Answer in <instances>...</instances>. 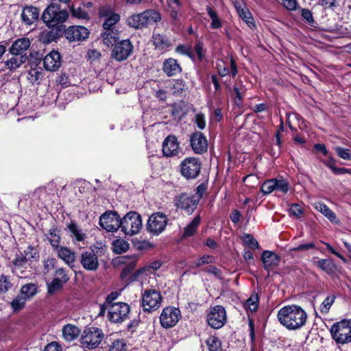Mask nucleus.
I'll list each match as a JSON object with an SVG mask.
<instances>
[{"instance_id": "nucleus-53", "label": "nucleus", "mask_w": 351, "mask_h": 351, "mask_svg": "<svg viewBox=\"0 0 351 351\" xmlns=\"http://www.w3.org/2000/svg\"><path fill=\"white\" fill-rule=\"evenodd\" d=\"M12 284L10 281V277L2 274L0 276V293H6L11 289Z\"/></svg>"}, {"instance_id": "nucleus-33", "label": "nucleus", "mask_w": 351, "mask_h": 351, "mask_svg": "<svg viewBox=\"0 0 351 351\" xmlns=\"http://www.w3.org/2000/svg\"><path fill=\"white\" fill-rule=\"evenodd\" d=\"M316 266L328 274L335 273L337 267L335 263L330 259H321L315 263Z\"/></svg>"}, {"instance_id": "nucleus-49", "label": "nucleus", "mask_w": 351, "mask_h": 351, "mask_svg": "<svg viewBox=\"0 0 351 351\" xmlns=\"http://www.w3.org/2000/svg\"><path fill=\"white\" fill-rule=\"evenodd\" d=\"M43 77V73L41 68H33L28 72L27 79L29 82L34 84Z\"/></svg>"}, {"instance_id": "nucleus-19", "label": "nucleus", "mask_w": 351, "mask_h": 351, "mask_svg": "<svg viewBox=\"0 0 351 351\" xmlns=\"http://www.w3.org/2000/svg\"><path fill=\"white\" fill-rule=\"evenodd\" d=\"M45 195V189L38 187L32 193L23 194L20 197L19 204L25 203L26 205L29 206L37 205Z\"/></svg>"}, {"instance_id": "nucleus-57", "label": "nucleus", "mask_w": 351, "mask_h": 351, "mask_svg": "<svg viewBox=\"0 0 351 351\" xmlns=\"http://www.w3.org/2000/svg\"><path fill=\"white\" fill-rule=\"evenodd\" d=\"M234 90L236 95L235 104L237 105H240L242 102L243 94L245 93L246 88L241 84L236 83L234 87Z\"/></svg>"}, {"instance_id": "nucleus-39", "label": "nucleus", "mask_w": 351, "mask_h": 351, "mask_svg": "<svg viewBox=\"0 0 351 351\" xmlns=\"http://www.w3.org/2000/svg\"><path fill=\"white\" fill-rule=\"evenodd\" d=\"M171 90L173 95L176 96H182L185 90L186 85L181 80H172L171 82Z\"/></svg>"}, {"instance_id": "nucleus-21", "label": "nucleus", "mask_w": 351, "mask_h": 351, "mask_svg": "<svg viewBox=\"0 0 351 351\" xmlns=\"http://www.w3.org/2000/svg\"><path fill=\"white\" fill-rule=\"evenodd\" d=\"M43 65L46 70L55 71L61 65V56L58 51H52L43 59Z\"/></svg>"}, {"instance_id": "nucleus-26", "label": "nucleus", "mask_w": 351, "mask_h": 351, "mask_svg": "<svg viewBox=\"0 0 351 351\" xmlns=\"http://www.w3.org/2000/svg\"><path fill=\"white\" fill-rule=\"evenodd\" d=\"M28 257H27L24 254L20 252L16 255V257L12 261L13 268L12 271L19 277H22V274L23 271L22 268L25 267L27 264Z\"/></svg>"}, {"instance_id": "nucleus-35", "label": "nucleus", "mask_w": 351, "mask_h": 351, "mask_svg": "<svg viewBox=\"0 0 351 351\" xmlns=\"http://www.w3.org/2000/svg\"><path fill=\"white\" fill-rule=\"evenodd\" d=\"M46 237L53 248H58L60 243V237L59 230L57 228H51L48 233L46 234Z\"/></svg>"}, {"instance_id": "nucleus-9", "label": "nucleus", "mask_w": 351, "mask_h": 351, "mask_svg": "<svg viewBox=\"0 0 351 351\" xmlns=\"http://www.w3.org/2000/svg\"><path fill=\"white\" fill-rule=\"evenodd\" d=\"M227 320L226 311L223 306L217 305L210 308L207 315V323L213 328H222Z\"/></svg>"}, {"instance_id": "nucleus-38", "label": "nucleus", "mask_w": 351, "mask_h": 351, "mask_svg": "<svg viewBox=\"0 0 351 351\" xmlns=\"http://www.w3.org/2000/svg\"><path fill=\"white\" fill-rule=\"evenodd\" d=\"M258 295L256 293H253L245 302L244 307L247 311L255 312L258 309Z\"/></svg>"}, {"instance_id": "nucleus-34", "label": "nucleus", "mask_w": 351, "mask_h": 351, "mask_svg": "<svg viewBox=\"0 0 351 351\" xmlns=\"http://www.w3.org/2000/svg\"><path fill=\"white\" fill-rule=\"evenodd\" d=\"M143 14L145 27L150 24L157 23L161 19L160 14L154 10H147L143 12Z\"/></svg>"}, {"instance_id": "nucleus-23", "label": "nucleus", "mask_w": 351, "mask_h": 351, "mask_svg": "<svg viewBox=\"0 0 351 351\" xmlns=\"http://www.w3.org/2000/svg\"><path fill=\"white\" fill-rule=\"evenodd\" d=\"M30 46V40L27 38H21L15 40L10 48L12 55L19 56L25 52Z\"/></svg>"}, {"instance_id": "nucleus-37", "label": "nucleus", "mask_w": 351, "mask_h": 351, "mask_svg": "<svg viewBox=\"0 0 351 351\" xmlns=\"http://www.w3.org/2000/svg\"><path fill=\"white\" fill-rule=\"evenodd\" d=\"M137 257L136 256H123L119 258V263L125 265L123 272L132 271L136 265Z\"/></svg>"}, {"instance_id": "nucleus-14", "label": "nucleus", "mask_w": 351, "mask_h": 351, "mask_svg": "<svg viewBox=\"0 0 351 351\" xmlns=\"http://www.w3.org/2000/svg\"><path fill=\"white\" fill-rule=\"evenodd\" d=\"M198 200L186 193H182L175 198V206L177 208L184 210L187 214H191L196 208Z\"/></svg>"}, {"instance_id": "nucleus-40", "label": "nucleus", "mask_w": 351, "mask_h": 351, "mask_svg": "<svg viewBox=\"0 0 351 351\" xmlns=\"http://www.w3.org/2000/svg\"><path fill=\"white\" fill-rule=\"evenodd\" d=\"M153 43L156 47L160 49H165L171 45L170 41L163 35L154 34L153 36Z\"/></svg>"}, {"instance_id": "nucleus-59", "label": "nucleus", "mask_w": 351, "mask_h": 351, "mask_svg": "<svg viewBox=\"0 0 351 351\" xmlns=\"http://www.w3.org/2000/svg\"><path fill=\"white\" fill-rule=\"evenodd\" d=\"M301 16L302 19L310 25H313L315 23L312 12L306 8L301 10Z\"/></svg>"}, {"instance_id": "nucleus-58", "label": "nucleus", "mask_w": 351, "mask_h": 351, "mask_svg": "<svg viewBox=\"0 0 351 351\" xmlns=\"http://www.w3.org/2000/svg\"><path fill=\"white\" fill-rule=\"evenodd\" d=\"M325 165L330 168L333 173L336 175L345 174L350 172V170L346 168H338L335 167L332 160L324 162Z\"/></svg>"}, {"instance_id": "nucleus-25", "label": "nucleus", "mask_w": 351, "mask_h": 351, "mask_svg": "<svg viewBox=\"0 0 351 351\" xmlns=\"http://www.w3.org/2000/svg\"><path fill=\"white\" fill-rule=\"evenodd\" d=\"M39 16V10L34 6L25 7L21 14V18L23 23L26 25H32L38 20Z\"/></svg>"}, {"instance_id": "nucleus-55", "label": "nucleus", "mask_w": 351, "mask_h": 351, "mask_svg": "<svg viewBox=\"0 0 351 351\" xmlns=\"http://www.w3.org/2000/svg\"><path fill=\"white\" fill-rule=\"evenodd\" d=\"M57 33L53 30L43 32L41 33L40 40L45 44L51 43L56 40Z\"/></svg>"}, {"instance_id": "nucleus-41", "label": "nucleus", "mask_w": 351, "mask_h": 351, "mask_svg": "<svg viewBox=\"0 0 351 351\" xmlns=\"http://www.w3.org/2000/svg\"><path fill=\"white\" fill-rule=\"evenodd\" d=\"M112 249L115 254H122L129 249V243L123 239H117L112 242Z\"/></svg>"}, {"instance_id": "nucleus-36", "label": "nucleus", "mask_w": 351, "mask_h": 351, "mask_svg": "<svg viewBox=\"0 0 351 351\" xmlns=\"http://www.w3.org/2000/svg\"><path fill=\"white\" fill-rule=\"evenodd\" d=\"M200 223V217H195L192 221L184 228L182 237H189L195 234Z\"/></svg>"}, {"instance_id": "nucleus-13", "label": "nucleus", "mask_w": 351, "mask_h": 351, "mask_svg": "<svg viewBox=\"0 0 351 351\" xmlns=\"http://www.w3.org/2000/svg\"><path fill=\"white\" fill-rule=\"evenodd\" d=\"M99 224L101 228L108 232H115L121 225L119 215L114 211H107L99 219Z\"/></svg>"}, {"instance_id": "nucleus-32", "label": "nucleus", "mask_w": 351, "mask_h": 351, "mask_svg": "<svg viewBox=\"0 0 351 351\" xmlns=\"http://www.w3.org/2000/svg\"><path fill=\"white\" fill-rule=\"evenodd\" d=\"M315 208L317 210L322 213L330 221L335 222L336 221L335 213L324 203H316Z\"/></svg>"}, {"instance_id": "nucleus-51", "label": "nucleus", "mask_w": 351, "mask_h": 351, "mask_svg": "<svg viewBox=\"0 0 351 351\" xmlns=\"http://www.w3.org/2000/svg\"><path fill=\"white\" fill-rule=\"evenodd\" d=\"M120 20V16L118 14H111L110 16L106 18L103 24L105 30L112 29V27Z\"/></svg>"}, {"instance_id": "nucleus-10", "label": "nucleus", "mask_w": 351, "mask_h": 351, "mask_svg": "<svg viewBox=\"0 0 351 351\" xmlns=\"http://www.w3.org/2000/svg\"><path fill=\"white\" fill-rule=\"evenodd\" d=\"M202 162L195 157L186 158L180 165L182 175L186 179H195L200 173Z\"/></svg>"}, {"instance_id": "nucleus-48", "label": "nucleus", "mask_w": 351, "mask_h": 351, "mask_svg": "<svg viewBox=\"0 0 351 351\" xmlns=\"http://www.w3.org/2000/svg\"><path fill=\"white\" fill-rule=\"evenodd\" d=\"M102 38L105 45L107 46L113 45L117 40V34L113 29L105 30Z\"/></svg>"}, {"instance_id": "nucleus-62", "label": "nucleus", "mask_w": 351, "mask_h": 351, "mask_svg": "<svg viewBox=\"0 0 351 351\" xmlns=\"http://www.w3.org/2000/svg\"><path fill=\"white\" fill-rule=\"evenodd\" d=\"M335 151L337 155L344 160H350L351 159V152L348 149L343 148L341 147H337L335 148Z\"/></svg>"}, {"instance_id": "nucleus-31", "label": "nucleus", "mask_w": 351, "mask_h": 351, "mask_svg": "<svg viewBox=\"0 0 351 351\" xmlns=\"http://www.w3.org/2000/svg\"><path fill=\"white\" fill-rule=\"evenodd\" d=\"M38 291V286L34 283H27L21 287L19 294L27 300L34 297Z\"/></svg>"}, {"instance_id": "nucleus-45", "label": "nucleus", "mask_w": 351, "mask_h": 351, "mask_svg": "<svg viewBox=\"0 0 351 351\" xmlns=\"http://www.w3.org/2000/svg\"><path fill=\"white\" fill-rule=\"evenodd\" d=\"M69 10L71 16L74 18L84 20H88L90 19L88 13L81 7L75 8L72 5L70 7Z\"/></svg>"}, {"instance_id": "nucleus-46", "label": "nucleus", "mask_w": 351, "mask_h": 351, "mask_svg": "<svg viewBox=\"0 0 351 351\" xmlns=\"http://www.w3.org/2000/svg\"><path fill=\"white\" fill-rule=\"evenodd\" d=\"M27 300L20 294L11 302L10 306L14 312H18L25 307Z\"/></svg>"}, {"instance_id": "nucleus-50", "label": "nucleus", "mask_w": 351, "mask_h": 351, "mask_svg": "<svg viewBox=\"0 0 351 351\" xmlns=\"http://www.w3.org/2000/svg\"><path fill=\"white\" fill-rule=\"evenodd\" d=\"M64 283L60 280L59 278H55L51 282L47 283V292L53 294L62 289Z\"/></svg>"}, {"instance_id": "nucleus-29", "label": "nucleus", "mask_w": 351, "mask_h": 351, "mask_svg": "<svg viewBox=\"0 0 351 351\" xmlns=\"http://www.w3.org/2000/svg\"><path fill=\"white\" fill-rule=\"evenodd\" d=\"M127 23L130 27L135 29H141L145 27L143 12L140 14H133L128 17Z\"/></svg>"}, {"instance_id": "nucleus-22", "label": "nucleus", "mask_w": 351, "mask_h": 351, "mask_svg": "<svg viewBox=\"0 0 351 351\" xmlns=\"http://www.w3.org/2000/svg\"><path fill=\"white\" fill-rule=\"evenodd\" d=\"M261 259L264 269L268 271L276 267L280 261V258L277 254L268 250L262 252Z\"/></svg>"}, {"instance_id": "nucleus-42", "label": "nucleus", "mask_w": 351, "mask_h": 351, "mask_svg": "<svg viewBox=\"0 0 351 351\" xmlns=\"http://www.w3.org/2000/svg\"><path fill=\"white\" fill-rule=\"evenodd\" d=\"M206 11H207L208 16H210V18L212 20V22L210 24L211 28L214 29H217L221 28L222 26V23L220 21V19H219L217 14L210 6L206 7Z\"/></svg>"}, {"instance_id": "nucleus-18", "label": "nucleus", "mask_w": 351, "mask_h": 351, "mask_svg": "<svg viewBox=\"0 0 351 351\" xmlns=\"http://www.w3.org/2000/svg\"><path fill=\"white\" fill-rule=\"evenodd\" d=\"M162 154L166 157L178 156L180 152L179 143L175 136L169 135L162 143Z\"/></svg>"}, {"instance_id": "nucleus-7", "label": "nucleus", "mask_w": 351, "mask_h": 351, "mask_svg": "<svg viewBox=\"0 0 351 351\" xmlns=\"http://www.w3.org/2000/svg\"><path fill=\"white\" fill-rule=\"evenodd\" d=\"M290 189V184L282 176L269 179L264 181L261 185V192L265 195H268L273 191L280 192L286 194Z\"/></svg>"}, {"instance_id": "nucleus-63", "label": "nucleus", "mask_w": 351, "mask_h": 351, "mask_svg": "<svg viewBox=\"0 0 351 351\" xmlns=\"http://www.w3.org/2000/svg\"><path fill=\"white\" fill-rule=\"evenodd\" d=\"M57 261L54 258H48L44 261V269L45 273L49 272L51 269H54L56 265Z\"/></svg>"}, {"instance_id": "nucleus-11", "label": "nucleus", "mask_w": 351, "mask_h": 351, "mask_svg": "<svg viewBox=\"0 0 351 351\" xmlns=\"http://www.w3.org/2000/svg\"><path fill=\"white\" fill-rule=\"evenodd\" d=\"M167 223V216L162 213L152 214L147 221V228L154 235H158L164 231Z\"/></svg>"}, {"instance_id": "nucleus-27", "label": "nucleus", "mask_w": 351, "mask_h": 351, "mask_svg": "<svg viewBox=\"0 0 351 351\" xmlns=\"http://www.w3.org/2000/svg\"><path fill=\"white\" fill-rule=\"evenodd\" d=\"M58 252V256L66 264L72 267L75 262V252L66 247L59 246L56 249Z\"/></svg>"}, {"instance_id": "nucleus-24", "label": "nucleus", "mask_w": 351, "mask_h": 351, "mask_svg": "<svg viewBox=\"0 0 351 351\" xmlns=\"http://www.w3.org/2000/svg\"><path fill=\"white\" fill-rule=\"evenodd\" d=\"M162 71L167 76H173L181 73L182 68L176 59L168 58L162 63Z\"/></svg>"}, {"instance_id": "nucleus-61", "label": "nucleus", "mask_w": 351, "mask_h": 351, "mask_svg": "<svg viewBox=\"0 0 351 351\" xmlns=\"http://www.w3.org/2000/svg\"><path fill=\"white\" fill-rule=\"evenodd\" d=\"M289 213L291 215L300 218L303 215V210L299 204H293L289 208Z\"/></svg>"}, {"instance_id": "nucleus-17", "label": "nucleus", "mask_w": 351, "mask_h": 351, "mask_svg": "<svg viewBox=\"0 0 351 351\" xmlns=\"http://www.w3.org/2000/svg\"><path fill=\"white\" fill-rule=\"evenodd\" d=\"M80 263L84 269L90 271H96L99 265L98 256L93 250L82 253Z\"/></svg>"}, {"instance_id": "nucleus-60", "label": "nucleus", "mask_w": 351, "mask_h": 351, "mask_svg": "<svg viewBox=\"0 0 351 351\" xmlns=\"http://www.w3.org/2000/svg\"><path fill=\"white\" fill-rule=\"evenodd\" d=\"M215 262V258L210 255H204L203 256L199 258L195 261V267H199L202 265L213 263Z\"/></svg>"}, {"instance_id": "nucleus-5", "label": "nucleus", "mask_w": 351, "mask_h": 351, "mask_svg": "<svg viewBox=\"0 0 351 351\" xmlns=\"http://www.w3.org/2000/svg\"><path fill=\"white\" fill-rule=\"evenodd\" d=\"M120 228L126 235H134L137 234L142 227L141 215L134 211L127 213L122 219Z\"/></svg>"}, {"instance_id": "nucleus-12", "label": "nucleus", "mask_w": 351, "mask_h": 351, "mask_svg": "<svg viewBox=\"0 0 351 351\" xmlns=\"http://www.w3.org/2000/svg\"><path fill=\"white\" fill-rule=\"evenodd\" d=\"M181 317L179 308L173 306L165 308L160 316L161 326L165 328L174 326Z\"/></svg>"}, {"instance_id": "nucleus-20", "label": "nucleus", "mask_w": 351, "mask_h": 351, "mask_svg": "<svg viewBox=\"0 0 351 351\" xmlns=\"http://www.w3.org/2000/svg\"><path fill=\"white\" fill-rule=\"evenodd\" d=\"M191 145L196 154H203L207 151L208 143L206 138L201 132H195L191 136Z\"/></svg>"}, {"instance_id": "nucleus-47", "label": "nucleus", "mask_w": 351, "mask_h": 351, "mask_svg": "<svg viewBox=\"0 0 351 351\" xmlns=\"http://www.w3.org/2000/svg\"><path fill=\"white\" fill-rule=\"evenodd\" d=\"M206 344L209 351H222L221 343L217 337L210 336L208 337Z\"/></svg>"}, {"instance_id": "nucleus-3", "label": "nucleus", "mask_w": 351, "mask_h": 351, "mask_svg": "<svg viewBox=\"0 0 351 351\" xmlns=\"http://www.w3.org/2000/svg\"><path fill=\"white\" fill-rule=\"evenodd\" d=\"M330 333L338 344L351 343V319H343L334 323L330 327Z\"/></svg>"}, {"instance_id": "nucleus-28", "label": "nucleus", "mask_w": 351, "mask_h": 351, "mask_svg": "<svg viewBox=\"0 0 351 351\" xmlns=\"http://www.w3.org/2000/svg\"><path fill=\"white\" fill-rule=\"evenodd\" d=\"M80 333V330L79 328L72 324H66L62 328V337L67 341L75 339Z\"/></svg>"}, {"instance_id": "nucleus-1", "label": "nucleus", "mask_w": 351, "mask_h": 351, "mask_svg": "<svg viewBox=\"0 0 351 351\" xmlns=\"http://www.w3.org/2000/svg\"><path fill=\"white\" fill-rule=\"evenodd\" d=\"M279 322L289 330H296L302 328L307 321V313L298 305H287L278 312Z\"/></svg>"}, {"instance_id": "nucleus-52", "label": "nucleus", "mask_w": 351, "mask_h": 351, "mask_svg": "<svg viewBox=\"0 0 351 351\" xmlns=\"http://www.w3.org/2000/svg\"><path fill=\"white\" fill-rule=\"evenodd\" d=\"M243 241L245 245L250 249H258L259 244L254 237L250 234H244L243 236Z\"/></svg>"}, {"instance_id": "nucleus-15", "label": "nucleus", "mask_w": 351, "mask_h": 351, "mask_svg": "<svg viewBox=\"0 0 351 351\" xmlns=\"http://www.w3.org/2000/svg\"><path fill=\"white\" fill-rule=\"evenodd\" d=\"M89 35L88 29L84 26H70L65 32V37L70 42H78L86 40Z\"/></svg>"}, {"instance_id": "nucleus-54", "label": "nucleus", "mask_w": 351, "mask_h": 351, "mask_svg": "<svg viewBox=\"0 0 351 351\" xmlns=\"http://www.w3.org/2000/svg\"><path fill=\"white\" fill-rule=\"evenodd\" d=\"M182 5H169L170 8L169 16L172 22L176 25L180 22V10Z\"/></svg>"}, {"instance_id": "nucleus-4", "label": "nucleus", "mask_w": 351, "mask_h": 351, "mask_svg": "<svg viewBox=\"0 0 351 351\" xmlns=\"http://www.w3.org/2000/svg\"><path fill=\"white\" fill-rule=\"evenodd\" d=\"M104 334L101 329L97 327H87L83 330L80 343L84 349L93 350L97 348L102 342Z\"/></svg>"}, {"instance_id": "nucleus-56", "label": "nucleus", "mask_w": 351, "mask_h": 351, "mask_svg": "<svg viewBox=\"0 0 351 351\" xmlns=\"http://www.w3.org/2000/svg\"><path fill=\"white\" fill-rule=\"evenodd\" d=\"M335 300V295H328L327 296L323 302L320 305V311L322 313H328L331 306L334 303Z\"/></svg>"}, {"instance_id": "nucleus-64", "label": "nucleus", "mask_w": 351, "mask_h": 351, "mask_svg": "<svg viewBox=\"0 0 351 351\" xmlns=\"http://www.w3.org/2000/svg\"><path fill=\"white\" fill-rule=\"evenodd\" d=\"M195 123L199 130H204L206 127L205 116L202 113H197L195 117Z\"/></svg>"}, {"instance_id": "nucleus-16", "label": "nucleus", "mask_w": 351, "mask_h": 351, "mask_svg": "<svg viewBox=\"0 0 351 351\" xmlns=\"http://www.w3.org/2000/svg\"><path fill=\"white\" fill-rule=\"evenodd\" d=\"M133 47L129 40H124L114 46L112 56L117 61H123L128 58L132 51Z\"/></svg>"}, {"instance_id": "nucleus-6", "label": "nucleus", "mask_w": 351, "mask_h": 351, "mask_svg": "<svg viewBox=\"0 0 351 351\" xmlns=\"http://www.w3.org/2000/svg\"><path fill=\"white\" fill-rule=\"evenodd\" d=\"M162 296L156 289H146L142 294L141 305L145 312L151 313L158 309L161 305Z\"/></svg>"}, {"instance_id": "nucleus-43", "label": "nucleus", "mask_w": 351, "mask_h": 351, "mask_svg": "<svg viewBox=\"0 0 351 351\" xmlns=\"http://www.w3.org/2000/svg\"><path fill=\"white\" fill-rule=\"evenodd\" d=\"M25 61V57L23 56H21L18 57L17 56L12 57L8 59L5 62V65L10 70H14L19 68L23 63Z\"/></svg>"}, {"instance_id": "nucleus-2", "label": "nucleus", "mask_w": 351, "mask_h": 351, "mask_svg": "<svg viewBox=\"0 0 351 351\" xmlns=\"http://www.w3.org/2000/svg\"><path fill=\"white\" fill-rule=\"evenodd\" d=\"M69 18L66 10H61L59 5L51 3L44 10L42 20L49 27H54L64 23Z\"/></svg>"}, {"instance_id": "nucleus-44", "label": "nucleus", "mask_w": 351, "mask_h": 351, "mask_svg": "<svg viewBox=\"0 0 351 351\" xmlns=\"http://www.w3.org/2000/svg\"><path fill=\"white\" fill-rule=\"evenodd\" d=\"M68 229L72 233L75 240L77 241H82L84 240L86 237L85 234L82 232V230L77 226L76 223L71 222L68 226Z\"/></svg>"}, {"instance_id": "nucleus-8", "label": "nucleus", "mask_w": 351, "mask_h": 351, "mask_svg": "<svg viewBox=\"0 0 351 351\" xmlns=\"http://www.w3.org/2000/svg\"><path fill=\"white\" fill-rule=\"evenodd\" d=\"M108 308V318L113 323H121L126 320L130 311V306L125 302L111 304Z\"/></svg>"}, {"instance_id": "nucleus-30", "label": "nucleus", "mask_w": 351, "mask_h": 351, "mask_svg": "<svg viewBox=\"0 0 351 351\" xmlns=\"http://www.w3.org/2000/svg\"><path fill=\"white\" fill-rule=\"evenodd\" d=\"M237 11L239 17L244 21L250 28L255 27L252 14L247 8L245 7L238 6L237 7Z\"/></svg>"}]
</instances>
